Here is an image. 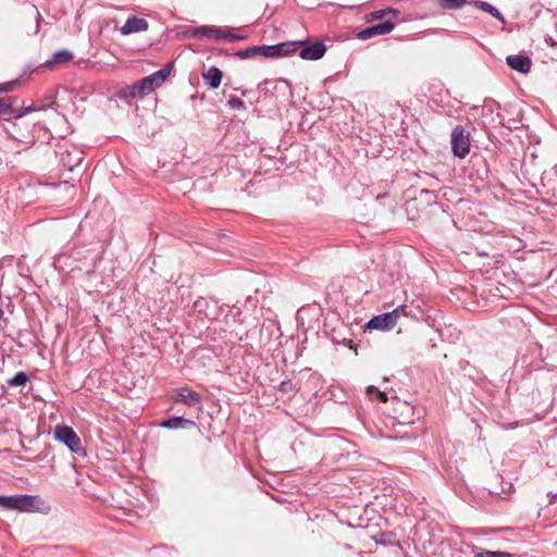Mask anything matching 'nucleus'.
Here are the masks:
<instances>
[{
    "label": "nucleus",
    "instance_id": "23",
    "mask_svg": "<svg viewBox=\"0 0 557 557\" xmlns=\"http://www.w3.org/2000/svg\"><path fill=\"white\" fill-rule=\"evenodd\" d=\"M12 112V98H0V114H8Z\"/></svg>",
    "mask_w": 557,
    "mask_h": 557
},
{
    "label": "nucleus",
    "instance_id": "12",
    "mask_svg": "<svg viewBox=\"0 0 557 557\" xmlns=\"http://www.w3.org/2000/svg\"><path fill=\"white\" fill-rule=\"evenodd\" d=\"M468 4L479 9V10H482L484 12H487L488 14H491L493 17L499 20V21H504L500 12L498 11L497 8H495L494 5H492L490 2H486V1H482V0H473V1H469Z\"/></svg>",
    "mask_w": 557,
    "mask_h": 557
},
{
    "label": "nucleus",
    "instance_id": "32",
    "mask_svg": "<svg viewBox=\"0 0 557 557\" xmlns=\"http://www.w3.org/2000/svg\"><path fill=\"white\" fill-rule=\"evenodd\" d=\"M40 18H41L40 13H39V12H37V13H36V25H35V29H34V33H35V34H37V33L39 32V22H40Z\"/></svg>",
    "mask_w": 557,
    "mask_h": 557
},
{
    "label": "nucleus",
    "instance_id": "27",
    "mask_svg": "<svg viewBox=\"0 0 557 557\" xmlns=\"http://www.w3.org/2000/svg\"><path fill=\"white\" fill-rule=\"evenodd\" d=\"M227 103H228L230 108L235 109V110H242V109L246 108L244 101L237 97H231L228 99Z\"/></svg>",
    "mask_w": 557,
    "mask_h": 557
},
{
    "label": "nucleus",
    "instance_id": "18",
    "mask_svg": "<svg viewBox=\"0 0 557 557\" xmlns=\"http://www.w3.org/2000/svg\"><path fill=\"white\" fill-rule=\"evenodd\" d=\"M438 3L443 9H446V10H459L466 3H468V1L467 0H438Z\"/></svg>",
    "mask_w": 557,
    "mask_h": 557
},
{
    "label": "nucleus",
    "instance_id": "34",
    "mask_svg": "<svg viewBox=\"0 0 557 557\" xmlns=\"http://www.w3.org/2000/svg\"><path fill=\"white\" fill-rule=\"evenodd\" d=\"M379 397H380V399H381L383 403H385V401L387 400V397H386V395H385L384 393H380Z\"/></svg>",
    "mask_w": 557,
    "mask_h": 557
},
{
    "label": "nucleus",
    "instance_id": "20",
    "mask_svg": "<svg viewBox=\"0 0 557 557\" xmlns=\"http://www.w3.org/2000/svg\"><path fill=\"white\" fill-rule=\"evenodd\" d=\"M470 132L462 125H457L454 127L450 139H469Z\"/></svg>",
    "mask_w": 557,
    "mask_h": 557
},
{
    "label": "nucleus",
    "instance_id": "17",
    "mask_svg": "<svg viewBox=\"0 0 557 557\" xmlns=\"http://www.w3.org/2000/svg\"><path fill=\"white\" fill-rule=\"evenodd\" d=\"M263 85H273L274 90H281L283 94H290V85L286 79L265 81Z\"/></svg>",
    "mask_w": 557,
    "mask_h": 557
},
{
    "label": "nucleus",
    "instance_id": "25",
    "mask_svg": "<svg viewBox=\"0 0 557 557\" xmlns=\"http://www.w3.org/2000/svg\"><path fill=\"white\" fill-rule=\"evenodd\" d=\"M27 375L23 372L17 373L14 377L8 381L11 386H21L27 382Z\"/></svg>",
    "mask_w": 557,
    "mask_h": 557
},
{
    "label": "nucleus",
    "instance_id": "16",
    "mask_svg": "<svg viewBox=\"0 0 557 557\" xmlns=\"http://www.w3.org/2000/svg\"><path fill=\"white\" fill-rule=\"evenodd\" d=\"M73 58V54L67 50H60L53 54L52 61H48L46 63L47 66H50L52 63H67Z\"/></svg>",
    "mask_w": 557,
    "mask_h": 557
},
{
    "label": "nucleus",
    "instance_id": "7",
    "mask_svg": "<svg viewBox=\"0 0 557 557\" xmlns=\"http://www.w3.org/2000/svg\"><path fill=\"white\" fill-rule=\"evenodd\" d=\"M175 400L188 406L201 408L200 395L188 387L177 389Z\"/></svg>",
    "mask_w": 557,
    "mask_h": 557
},
{
    "label": "nucleus",
    "instance_id": "28",
    "mask_svg": "<svg viewBox=\"0 0 557 557\" xmlns=\"http://www.w3.org/2000/svg\"><path fill=\"white\" fill-rule=\"evenodd\" d=\"M389 313H392L394 321L397 323L400 317L406 315V306L400 305Z\"/></svg>",
    "mask_w": 557,
    "mask_h": 557
},
{
    "label": "nucleus",
    "instance_id": "26",
    "mask_svg": "<svg viewBox=\"0 0 557 557\" xmlns=\"http://www.w3.org/2000/svg\"><path fill=\"white\" fill-rule=\"evenodd\" d=\"M184 421H185V419L182 417H174V418H171V419L164 421L161 425L163 428L173 429V428H177Z\"/></svg>",
    "mask_w": 557,
    "mask_h": 557
},
{
    "label": "nucleus",
    "instance_id": "4",
    "mask_svg": "<svg viewBox=\"0 0 557 557\" xmlns=\"http://www.w3.org/2000/svg\"><path fill=\"white\" fill-rule=\"evenodd\" d=\"M54 438L63 443L72 453H79L83 450L79 437L70 426L57 425L54 430Z\"/></svg>",
    "mask_w": 557,
    "mask_h": 557
},
{
    "label": "nucleus",
    "instance_id": "24",
    "mask_svg": "<svg viewBox=\"0 0 557 557\" xmlns=\"http://www.w3.org/2000/svg\"><path fill=\"white\" fill-rule=\"evenodd\" d=\"M474 557H510V554L506 552L480 550L474 554Z\"/></svg>",
    "mask_w": 557,
    "mask_h": 557
},
{
    "label": "nucleus",
    "instance_id": "5",
    "mask_svg": "<svg viewBox=\"0 0 557 557\" xmlns=\"http://www.w3.org/2000/svg\"><path fill=\"white\" fill-rule=\"evenodd\" d=\"M395 28V23L387 20L383 23L367 27L357 34V38L360 40H368L375 36L389 34Z\"/></svg>",
    "mask_w": 557,
    "mask_h": 557
},
{
    "label": "nucleus",
    "instance_id": "14",
    "mask_svg": "<svg viewBox=\"0 0 557 557\" xmlns=\"http://www.w3.org/2000/svg\"><path fill=\"white\" fill-rule=\"evenodd\" d=\"M115 95L119 99L124 100L128 104H132L133 100L138 98L135 89H133V85L120 88Z\"/></svg>",
    "mask_w": 557,
    "mask_h": 557
},
{
    "label": "nucleus",
    "instance_id": "3",
    "mask_svg": "<svg viewBox=\"0 0 557 557\" xmlns=\"http://www.w3.org/2000/svg\"><path fill=\"white\" fill-rule=\"evenodd\" d=\"M199 38H207L212 40H245L247 39L246 35H238L232 33L230 28H221L214 25H201L199 26Z\"/></svg>",
    "mask_w": 557,
    "mask_h": 557
},
{
    "label": "nucleus",
    "instance_id": "30",
    "mask_svg": "<svg viewBox=\"0 0 557 557\" xmlns=\"http://www.w3.org/2000/svg\"><path fill=\"white\" fill-rule=\"evenodd\" d=\"M63 161H64V163L69 166V170H70V171H73L74 166L78 165V164L82 162V158H81V157H77L74 161H72V160L66 161V160L63 158Z\"/></svg>",
    "mask_w": 557,
    "mask_h": 557
},
{
    "label": "nucleus",
    "instance_id": "10",
    "mask_svg": "<svg viewBox=\"0 0 557 557\" xmlns=\"http://www.w3.org/2000/svg\"><path fill=\"white\" fill-rule=\"evenodd\" d=\"M259 54L265 58L283 57L286 55L290 50L287 44H278L274 46H259Z\"/></svg>",
    "mask_w": 557,
    "mask_h": 557
},
{
    "label": "nucleus",
    "instance_id": "11",
    "mask_svg": "<svg viewBox=\"0 0 557 557\" xmlns=\"http://www.w3.org/2000/svg\"><path fill=\"white\" fill-rule=\"evenodd\" d=\"M222 77L223 73L216 66H211L202 73V78L210 89H216L221 84Z\"/></svg>",
    "mask_w": 557,
    "mask_h": 557
},
{
    "label": "nucleus",
    "instance_id": "1",
    "mask_svg": "<svg viewBox=\"0 0 557 557\" xmlns=\"http://www.w3.org/2000/svg\"><path fill=\"white\" fill-rule=\"evenodd\" d=\"M0 506L23 512L49 513L50 504L38 495L0 496Z\"/></svg>",
    "mask_w": 557,
    "mask_h": 557
},
{
    "label": "nucleus",
    "instance_id": "9",
    "mask_svg": "<svg viewBox=\"0 0 557 557\" xmlns=\"http://www.w3.org/2000/svg\"><path fill=\"white\" fill-rule=\"evenodd\" d=\"M325 51L326 48L322 42H314L302 48L299 55L304 60H319L324 55Z\"/></svg>",
    "mask_w": 557,
    "mask_h": 557
},
{
    "label": "nucleus",
    "instance_id": "6",
    "mask_svg": "<svg viewBox=\"0 0 557 557\" xmlns=\"http://www.w3.org/2000/svg\"><path fill=\"white\" fill-rule=\"evenodd\" d=\"M149 27L147 20L137 17L136 15L129 16L125 24L121 27L120 32L122 35H129L134 33L146 32Z\"/></svg>",
    "mask_w": 557,
    "mask_h": 557
},
{
    "label": "nucleus",
    "instance_id": "22",
    "mask_svg": "<svg viewBox=\"0 0 557 557\" xmlns=\"http://www.w3.org/2000/svg\"><path fill=\"white\" fill-rule=\"evenodd\" d=\"M259 49H260L259 46H253V47L247 48L245 50L237 51L235 53V55L238 57L242 60L248 59V58H251L253 55H258L259 54Z\"/></svg>",
    "mask_w": 557,
    "mask_h": 557
},
{
    "label": "nucleus",
    "instance_id": "31",
    "mask_svg": "<svg viewBox=\"0 0 557 557\" xmlns=\"http://www.w3.org/2000/svg\"><path fill=\"white\" fill-rule=\"evenodd\" d=\"M523 62H524V74H527L531 66V60L528 57H524Z\"/></svg>",
    "mask_w": 557,
    "mask_h": 557
},
{
    "label": "nucleus",
    "instance_id": "29",
    "mask_svg": "<svg viewBox=\"0 0 557 557\" xmlns=\"http://www.w3.org/2000/svg\"><path fill=\"white\" fill-rule=\"evenodd\" d=\"M198 30H199V26H196V27H188V28L184 32V35H185L186 37L199 38Z\"/></svg>",
    "mask_w": 557,
    "mask_h": 557
},
{
    "label": "nucleus",
    "instance_id": "13",
    "mask_svg": "<svg viewBox=\"0 0 557 557\" xmlns=\"http://www.w3.org/2000/svg\"><path fill=\"white\" fill-rule=\"evenodd\" d=\"M398 13L399 12L397 10L387 8V9L373 11V12L367 14L366 20H367V22L380 21V20H383L384 17H386L387 15H392L393 18H395L398 15Z\"/></svg>",
    "mask_w": 557,
    "mask_h": 557
},
{
    "label": "nucleus",
    "instance_id": "33",
    "mask_svg": "<svg viewBox=\"0 0 557 557\" xmlns=\"http://www.w3.org/2000/svg\"><path fill=\"white\" fill-rule=\"evenodd\" d=\"M11 84H0V92L10 90Z\"/></svg>",
    "mask_w": 557,
    "mask_h": 557
},
{
    "label": "nucleus",
    "instance_id": "2",
    "mask_svg": "<svg viewBox=\"0 0 557 557\" xmlns=\"http://www.w3.org/2000/svg\"><path fill=\"white\" fill-rule=\"evenodd\" d=\"M171 72V66L166 65L161 70L148 75L136 83L133 84V89H135L138 98H143L152 91H154L158 87H160L165 79L169 77Z\"/></svg>",
    "mask_w": 557,
    "mask_h": 557
},
{
    "label": "nucleus",
    "instance_id": "21",
    "mask_svg": "<svg viewBox=\"0 0 557 557\" xmlns=\"http://www.w3.org/2000/svg\"><path fill=\"white\" fill-rule=\"evenodd\" d=\"M506 62L511 69L522 72V54L509 55Z\"/></svg>",
    "mask_w": 557,
    "mask_h": 557
},
{
    "label": "nucleus",
    "instance_id": "19",
    "mask_svg": "<svg viewBox=\"0 0 557 557\" xmlns=\"http://www.w3.org/2000/svg\"><path fill=\"white\" fill-rule=\"evenodd\" d=\"M54 95H50L49 102L47 104H38V106H30L24 109L23 113L18 115V117H22L25 114H28L34 111L45 110L46 108H51L55 101H54Z\"/></svg>",
    "mask_w": 557,
    "mask_h": 557
},
{
    "label": "nucleus",
    "instance_id": "35",
    "mask_svg": "<svg viewBox=\"0 0 557 557\" xmlns=\"http://www.w3.org/2000/svg\"><path fill=\"white\" fill-rule=\"evenodd\" d=\"M49 97L50 96L45 97L40 104H47L49 102Z\"/></svg>",
    "mask_w": 557,
    "mask_h": 557
},
{
    "label": "nucleus",
    "instance_id": "8",
    "mask_svg": "<svg viewBox=\"0 0 557 557\" xmlns=\"http://www.w3.org/2000/svg\"><path fill=\"white\" fill-rule=\"evenodd\" d=\"M396 325V322L393 319L392 313L385 312L383 314L373 317L368 322V327L373 330L386 331L391 330Z\"/></svg>",
    "mask_w": 557,
    "mask_h": 557
},
{
    "label": "nucleus",
    "instance_id": "15",
    "mask_svg": "<svg viewBox=\"0 0 557 557\" xmlns=\"http://www.w3.org/2000/svg\"><path fill=\"white\" fill-rule=\"evenodd\" d=\"M451 150L458 158H465L470 151V141H451Z\"/></svg>",
    "mask_w": 557,
    "mask_h": 557
}]
</instances>
